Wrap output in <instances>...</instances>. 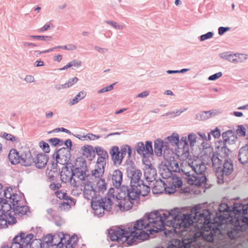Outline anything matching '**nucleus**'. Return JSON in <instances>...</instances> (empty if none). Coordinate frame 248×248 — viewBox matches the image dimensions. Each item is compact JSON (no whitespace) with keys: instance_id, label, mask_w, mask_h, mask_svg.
Returning a JSON list of instances; mask_svg holds the SVG:
<instances>
[{"instance_id":"f257e3e1","label":"nucleus","mask_w":248,"mask_h":248,"mask_svg":"<svg viewBox=\"0 0 248 248\" xmlns=\"http://www.w3.org/2000/svg\"><path fill=\"white\" fill-rule=\"evenodd\" d=\"M214 222L221 229L226 230L231 239H235L240 236V232L245 229V225L248 226V203L236 202L233 207L225 203H220Z\"/></svg>"},{"instance_id":"f03ea898","label":"nucleus","mask_w":248,"mask_h":248,"mask_svg":"<svg viewBox=\"0 0 248 248\" xmlns=\"http://www.w3.org/2000/svg\"><path fill=\"white\" fill-rule=\"evenodd\" d=\"M121 192L119 193L120 200L118 207L121 211H127L131 209L135 202L139 199V196H145L150 192V187L143 180L136 186H132V188L123 186L121 188Z\"/></svg>"},{"instance_id":"7ed1b4c3","label":"nucleus","mask_w":248,"mask_h":248,"mask_svg":"<svg viewBox=\"0 0 248 248\" xmlns=\"http://www.w3.org/2000/svg\"><path fill=\"white\" fill-rule=\"evenodd\" d=\"M206 169V164L202 160L189 159L181 164L180 172L186 176L189 185L201 186L207 181L204 174Z\"/></svg>"},{"instance_id":"20e7f679","label":"nucleus","mask_w":248,"mask_h":248,"mask_svg":"<svg viewBox=\"0 0 248 248\" xmlns=\"http://www.w3.org/2000/svg\"><path fill=\"white\" fill-rule=\"evenodd\" d=\"M160 211H154L147 214L142 218L136 221L133 228H130V232H138L143 230H146L150 234L158 232L164 230V223L161 217Z\"/></svg>"},{"instance_id":"39448f33","label":"nucleus","mask_w":248,"mask_h":248,"mask_svg":"<svg viewBox=\"0 0 248 248\" xmlns=\"http://www.w3.org/2000/svg\"><path fill=\"white\" fill-rule=\"evenodd\" d=\"M161 217L165 227H172L174 229L189 227L194 223L192 214L182 215L180 210L175 208L169 211L160 210Z\"/></svg>"},{"instance_id":"423d86ee","label":"nucleus","mask_w":248,"mask_h":248,"mask_svg":"<svg viewBox=\"0 0 248 248\" xmlns=\"http://www.w3.org/2000/svg\"><path fill=\"white\" fill-rule=\"evenodd\" d=\"M108 237L112 241H117L119 243L125 244V246H129L135 243L136 239L142 241L147 239L149 235L144 230L138 232H130L128 227L124 229L120 228L110 229L108 232Z\"/></svg>"},{"instance_id":"0eeeda50","label":"nucleus","mask_w":248,"mask_h":248,"mask_svg":"<svg viewBox=\"0 0 248 248\" xmlns=\"http://www.w3.org/2000/svg\"><path fill=\"white\" fill-rule=\"evenodd\" d=\"M211 160L212 167L216 170L218 183H223L224 177L228 176L233 170L232 161L228 158L222 160L215 153H213Z\"/></svg>"},{"instance_id":"6e6552de","label":"nucleus","mask_w":248,"mask_h":248,"mask_svg":"<svg viewBox=\"0 0 248 248\" xmlns=\"http://www.w3.org/2000/svg\"><path fill=\"white\" fill-rule=\"evenodd\" d=\"M201 206L200 205H196L191 209V213L194 219V223L199 224L198 228L200 230L209 232L212 227L211 213L208 209L202 210L201 212Z\"/></svg>"},{"instance_id":"1a4fd4ad","label":"nucleus","mask_w":248,"mask_h":248,"mask_svg":"<svg viewBox=\"0 0 248 248\" xmlns=\"http://www.w3.org/2000/svg\"><path fill=\"white\" fill-rule=\"evenodd\" d=\"M112 204L111 200L108 197L93 200L91 202L93 214L94 216L98 217H102L105 214V211L108 213L110 212Z\"/></svg>"},{"instance_id":"9d476101","label":"nucleus","mask_w":248,"mask_h":248,"mask_svg":"<svg viewBox=\"0 0 248 248\" xmlns=\"http://www.w3.org/2000/svg\"><path fill=\"white\" fill-rule=\"evenodd\" d=\"M70 151L65 147L62 148L56 151L53 156V161L51 162L52 169H57L58 164L65 165L72 164L70 162Z\"/></svg>"},{"instance_id":"9b49d317","label":"nucleus","mask_w":248,"mask_h":248,"mask_svg":"<svg viewBox=\"0 0 248 248\" xmlns=\"http://www.w3.org/2000/svg\"><path fill=\"white\" fill-rule=\"evenodd\" d=\"M7 205L0 202V229L6 228L8 225H12L17 222L16 217H13Z\"/></svg>"},{"instance_id":"f8f14e48","label":"nucleus","mask_w":248,"mask_h":248,"mask_svg":"<svg viewBox=\"0 0 248 248\" xmlns=\"http://www.w3.org/2000/svg\"><path fill=\"white\" fill-rule=\"evenodd\" d=\"M165 168L162 170H160V175L164 179L170 177L172 172H180L181 165L179 166L178 162L173 156H168L166 159Z\"/></svg>"},{"instance_id":"ddd939ff","label":"nucleus","mask_w":248,"mask_h":248,"mask_svg":"<svg viewBox=\"0 0 248 248\" xmlns=\"http://www.w3.org/2000/svg\"><path fill=\"white\" fill-rule=\"evenodd\" d=\"M74 166L72 164L65 165L62 168L61 172V179L62 182L64 183H70V185L74 187H78V181H77L73 176V169Z\"/></svg>"},{"instance_id":"4468645a","label":"nucleus","mask_w":248,"mask_h":248,"mask_svg":"<svg viewBox=\"0 0 248 248\" xmlns=\"http://www.w3.org/2000/svg\"><path fill=\"white\" fill-rule=\"evenodd\" d=\"M177 147V155L180 156L183 160L188 158L189 156V145L187 137H182L181 139H179V141L175 145Z\"/></svg>"},{"instance_id":"2eb2a0df","label":"nucleus","mask_w":248,"mask_h":248,"mask_svg":"<svg viewBox=\"0 0 248 248\" xmlns=\"http://www.w3.org/2000/svg\"><path fill=\"white\" fill-rule=\"evenodd\" d=\"M126 172L127 177L130 179V188H132V186H136L139 183H142L140 179L142 173L140 170L131 165L127 168Z\"/></svg>"},{"instance_id":"dca6fc26","label":"nucleus","mask_w":248,"mask_h":248,"mask_svg":"<svg viewBox=\"0 0 248 248\" xmlns=\"http://www.w3.org/2000/svg\"><path fill=\"white\" fill-rule=\"evenodd\" d=\"M33 235L31 233L26 234L25 232H20L19 235L16 236L13 238L14 242H17L20 245L18 248H26L30 244L33 238Z\"/></svg>"},{"instance_id":"f3484780","label":"nucleus","mask_w":248,"mask_h":248,"mask_svg":"<svg viewBox=\"0 0 248 248\" xmlns=\"http://www.w3.org/2000/svg\"><path fill=\"white\" fill-rule=\"evenodd\" d=\"M83 184L84 185L83 194L85 198L88 200L92 199V201L97 199V196L99 194H97L95 188L93 187V183L88 180L83 182Z\"/></svg>"},{"instance_id":"a211bd4d","label":"nucleus","mask_w":248,"mask_h":248,"mask_svg":"<svg viewBox=\"0 0 248 248\" xmlns=\"http://www.w3.org/2000/svg\"><path fill=\"white\" fill-rule=\"evenodd\" d=\"M111 179L113 186L119 188L121 187L123 181V173L119 170H116L110 173L108 176V179Z\"/></svg>"},{"instance_id":"6ab92c4d","label":"nucleus","mask_w":248,"mask_h":248,"mask_svg":"<svg viewBox=\"0 0 248 248\" xmlns=\"http://www.w3.org/2000/svg\"><path fill=\"white\" fill-rule=\"evenodd\" d=\"M109 154L114 166H120L122 162L123 156L120 155V151L117 146H113L109 151Z\"/></svg>"},{"instance_id":"aec40b11","label":"nucleus","mask_w":248,"mask_h":248,"mask_svg":"<svg viewBox=\"0 0 248 248\" xmlns=\"http://www.w3.org/2000/svg\"><path fill=\"white\" fill-rule=\"evenodd\" d=\"M226 144L227 143L222 140H218L216 143V148L217 149V154L222 158L228 156L231 153V150L227 148Z\"/></svg>"},{"instance_id":"412c9836","label":"nucleus","mask_w":248,"mask_h":248,"mask_svg":"<svg viewBox=\"0 0 248 248\" xmlns=\"http://www.w3.org/2000/svg\"><path fill=\"white\" fill-rule=\"evenodd\" d=\"M144 176L148 184L150 185V182H152L155 179L156 176V170L152 167L151 164L146 165L144 170Z\"/></svg>"},{"instance_id":"4be33fe9","label":"nucleus","mask_w":248,"mask_h":248,"mask_svg":"<svg viewBox=\"0 0 248 248\" xmlns=\"http://www.w3.org/2000/svg\"><path fill=\"white\" fill-rule=\"evenodd\" d=\"M87 171V170L75 168V167L73 169L74 177L75 179L77 178L78 179L77 180L78 186L79 185L80 181L84 182L88 180V178L89 177V175L86 173Z\"/></svg>"},{"instance_id":"5701e85b","label":"nucleus","mask_w":248,"mask_h":248,"mask_svg":"<svg viewBox=\"0 0 248 248\" xmlns=\"http://www.w3.org/2000/svg\"><path fill=\"white\" fill-rule=\"evenodd\" d=\"M9 212L12 213L13 217L15 216H18L22 217L24 215H27L28 212H30L29 207L24 205L23 204L19 205H16V207H12V209L9 208Z\"/></svg>"},{"instance_id":"b1692460","label":"nucleus","mask_w":248,"mask_h":248,"mask_svg":"<svg viewBox=\"0 0 248 248\" xmlns=\"http://www.w3.org/2000/svg\"><path fill=\"white\" fill-rule=\"evenodd\" d=\"M34 162V159L30 150L25 151L20 155V164L22 166L28 167L31 165Z\"/></svg>"},{"instance_id":"393cba45","label":"nucleus","mask_w":248,"mask_h":248,"mask_svg":"<svg viewBox=\"0 0 248 248\" xmlns=\"http://www.w3.org/2000/svg\"><path fill=\"white\" fill-rule=\"evenodd\" d=\"M49 157L45 153H40L36 155L34 160V164L36 168L42 169L45 168L48 162Z\"/></svg>"},{"instance_id":"a878e982","label":"nucleus","mask_w":248,"mask_h":248,"mask_svg":"<svg viewBox=\"0 0 248 248\" xmlns=\"http://www.w3.org/2000/svg\"><path fill=\"white\" fill-rule=\"evenodd\" d=\"M95 154L96 153L99 157L97 159V161L100 164L106 165V159L108 158V152L105 150L102 147L100 146L95 147Z\"/></svg>"},{"instance_id":"bb28decb","label":"nucleus","mask_w":248,"mask_h":248,"mask_svg":"<svg viewBox=\"0 0 248 248\" xmlns=\"http://www.w3.org/2000/svg\"><path fill=\"white\" fill-rule=\"evenodd\" d=\"M220 113L217 109L203 111L196 115V119L199 121H204Z\"/></svg>"},{"instance_id":"cd10ccee","label":"nucleus","mask_w":248,"mask_h":248,"mask_svg":"<svg viewBox=\"0 0 248 248\" xmlns=\"http://www.w3.org/2000/svg\"><path fill=\"white\" fill-rule=\"evenodd\" d=\"M95 149L92 145H85L81 148L80 152L83 156L92 161L95 156Z\"/></svg>"},{"instance_id":"c85d7f7f","label":"nucleus","mask_w":248,"mask_h":248,"mask_svg":"<svg viewBox=\"0 0 248 248\" xmlns=\"http://www.w3.org/2000/svg\"><path fill=\"white\" fill-rule=\"evenodd\" d=\"M238 160L240 163L246 165L248 163V146L244 145L239 150Z\"/></svg>"},{"instance_id":"c756f323","label":"nucleus","mask_w":248,"mask_h":248,"mask_svg":"<svg viewBox=\"0 0 248 248\" xmlns=\"http://www.w3.org/2000/svg\"><path fill=\"white\" fill-rule=\"evenodd\" d=\"M166 184L161 179L155 181L153 184L152 192L155 194L162 193L165 191Z\"/></svg>"},{"instance_id":"7c9ffc66","label":"nucleus","mask_w":248,"mask_h":248,"mask_svg":"<svg viewBox=\"0 0 248 248\" xmlns=\"http://www.w3.org/2000/svg\"><path fill=\"white\" fill-rule=\"evenodd\" d=\"M8 158L10 163L13 165L20 163V155H19L17 150L15 149H12L10 151Z\"/></svg>"},{"instance_id":"2f4dec72","label":"nucleus","mask_w":248,"mask_h":248,"mask_svg":"<svg viewBox=\"0 0 248 248\" xmlns=\"http://www.w3.org/2000/svg\"><path fill=\"white\" fill-rule=\"evenodd\" d=\"M105 166L106 165L100 164L99 163L96 162L95 169L92 170V175L95 178H101L104 173Z\"/></svg>"},{"instance_id":"473e14b6","label":"nucleus","mask_w":248,"mask_h":248,"mask_svg":"<svg viewBox=\"0 0 248 248\" xmlns=\"http://www.w3.org/2000/svg\"><path fill=\"white\" fill-rule=\"evenodd\" d=\"M166 145L164 142L160 139H156L154 141V151L155 154L159 156L162 155V148Z\"/></svg>"},{"instance_id":"72a5a7b5","label":"nucleus","mask_w":248,"mask_h":248,"mask_svg":"<svg viewBox=\"0 0 248 248\" xmlns=\"http://www.w3.org/2000/svg\"><path fill=\"white\" fill-rule=\"evenodd\" d=\"M57 238L60 239L58 244H57V248H62L65 244L69 242L70 236L68 234H64L62 232H60L57 234Z\"/></svg>"},{"instance_id":"f704fd0d","label":"nucleus","mask_w":248,"mask_h":248,"mask_svg":"<svg viewBox=\"0 0 248 248\" xmlns=\"http://www.w3.org/2000/svg\"><path fill=\"white\" fill-rule=\"evenodd\" d=\"M189 244L179 239L173 240L171 244L168 247L169 248H188Z\"/></svg>"},{"instance_id":"c9c22d12","label":"nucleus","mask_w":248,"mask_h":248,"mask_svg":"<svg viewBox=\"0 0 248 248\" xmlns=\"http://www.w3.org/2000/svg\"><path fill=\"white\" fill-rule=\"evenodd\" d=\"M107 187V184L105 182V180L103 178H100L94 188L97 194H99L100 192L104 193L106 190Z\"/></svg>"},{"instance_id":"e433bc0d","label":"nucleus","mask_w":248,"mask_h":248,"mask_svg":"<svg viewBox=\"0 0 248 248\" xmlns=\"http://www.w3.org/2000/svg\"><path fill=\"white\" fill-rule=\"evenodd\" d=\"M22 198L17 194L13 193V197L10 202L12 203V207H16V205H19L23 204Z\"/></svg>"},{"instance_id":"4c0bfd02","label":"nucleus","mask_w":248,"mask_h":248,"mask_svg":"<svg viewBox=\"0 0 248 248\" xmlns=\"http://www.w3.org/2000/svg\"><path fill=\"white\" fill-rule=\"evenodd\" d=\"M86 95V93L82 91L79 92L76 96L69 102V104L70 106H72L78 103L80 100L84 99Z\"/></svg>"},{"instance_id":"58836bf2","label":"nucleus","mask_w":248,"mask_h":248,"mask_svg":"<svg viewBox=\"0 0 248 248\" xmlns=\"http://www.w3.org/2000/svg\"><path fill=\"white\" fill-rule=\"evenodd\" d=\"M57 238V234L52 235L51 234H48L43 238V243H48L52 246L57 247V244L55 243V240Z\"/></svg>"},{"instance_id":"ea45409f","label":"nucleus","mask_w":248,"mask_h":248,"mask_svg":"<svg viewBox=\"0 0 248 248\" xmlns=\"http://www.w3.org/2000/svg\"><path fill=\"white\" fill-rule=\"evenodd\" d=\"M179 135L177 133H173L170 136H169L166 139V141L164 143L165 144L170 143L172 145H175L179 141Z\"/></svg>"},{"instance_id":"a19ab883","label":"nucleus","mask_w":248,"mask_h":248,"mask_svg":"<svg viewBox=\"0 0 248 248\" xmlns=\"http://www.w3.org/2000/svg\"><path fill=\"white\" fill-rule=\"evenodd\" d=\"M75 168H78L88 171L86 161L83 157H78L77 158Z\"/></svg>"},{"instance_id":"79ce46f5","label":"nucleus","mask_w":248,"mask_h":248,"mask_svg":"<svg viewBox=\"0 0 248 248\" xmlns=\"http://www.w3.org/2000/svg\"><path fill=\"white\" fill-rule=\"evenodd\" d=\"M55 194L58 198L61 200H64L67 201H70L71 203L73 202L74 204H75L73 199L72 197L68 196L66 193L62 192V191H58L56 192Z\"/></svg>"},{"instance_id":"37998d69","label":"nucleus","mask_w":248,"mask_h":248,"mask_svg":"<svg viewBox=\"0 0 248 248\" xmlns=\"http://www.w3.org/2000/svg\"><path fill=\"white\" fill-rule=\"evenodd\" d=\"M144 148L145 150V156L149 155H153L152 142L151 141H146L145 144H144Z\"/></svg>"},{"instance_id":"c03bdc74","label":"nucleus","mask_w":248,"mask_h":248,"mask_svg":"<svg viewBox=\"0 0 248 248\" xmlns=\"http://www.w3.org/2000/svg\"><path fill=\"white\" fill-rule=\"evenodd\" d=\"M13 189L10 187H7L3 190V198L6 199L8 201V202H11L13 197Z\"/></svg>"},{"instance_id":"a18cd8bd","label":"nucleus","mask_w":248,"mask_h":248,"mask_svg":"<svg viewBox=\"0 0 248 248\" xmlns=\"http://www.w3.org/2000/svg\"><path fill=\"white\" fill-rule=\"evenodd\" d=\"M104 22L110 25L112 28L116 30H123L125 26L124 25L118 24L113 20H105Z\"/></svg>"},{"instance_id":"49530a36","label":"nucleus","mask_w":248,"mask_h":248,"mask_svg":"<svg viewBox=\"0 0 248 248\" xmlns=\"http://www.w3.org/2000/svg\"><path fill=\"white\" fill-rule=\"evenodd\" d=\"M176 186L171 183V182H169L165 185V192L168 194H172L176 191Z\"/></svg>"},{"instance_id":"de8ad7c7","label":"nucleus","mask_w":248,"mask_h":248,"mask_svg":"<svg viewBox=\"0 0 248 248\" xmlns=\"http://www.w3.org/2000/svg\"><path fill=\"white\" fill-rule=\"evenodd\" d=\"M47 141L53 146H56L58 145H62L63 144V140L57 138L50 139L48 140Z\"/></svg>"},{"instance_id":"09e8293b","label":"nucleus","mask_w":248,"mask_h":248,"mask_svg":"<svg viewBox=\"0 0 248 248\" xmlns=\"http://www.w3.org/2000/svg\"><path fill=\"white\" fill-rule=\"evenodd\" d=\"M135 148L138 154L143 155V156H145L144 144L142 142H139L137 143Z\"/></svg>"},{"instance_id":"8fccbe9b","label":"nucleus","mask_w":248,"mask_h":248,"mask_svg":"<svg viewBox=\"0 0 248 248\" xmlns=\"http://www.w3.org/2000/svg\"><path fill=\"white\" fill-rule=\"evenodd\" d=\"M236 134L239 137H245L246 136V129L243 125H237V129L236 130Z\"/></svg>"},{"instance_id":"3c124183","label":"nucleus","mask_w":248,"mask_h":248,"mask_svg":"<svg viewBox=\"0 0 248 248\" xmlns=\"http://www.w3.org/2000/svg\"><path fill=\"white\" fill-rule=\"evenodd\" d=\"M234 131L232 130H229L225 132H224L222 134V138L223 139V141L224 142L227 143V141L229 140L230 137L232 136V134H234Z\"/></svg>"},{"instance_id":"603ef678","label":"nucleus","mask_w":248,"mask_h":248,"mask_svg":"<svg viewBox=\"0 0 248 248\" xmlns=\"http://www.w3.org/2000/svg\"><path fill=\"white\" fill-rule=\"evenodd\" d=\"M29 37L33 39L45 41H49L51 39V36L45 35H30Z\"/></svg>"},{"instance_id":"864d4df0","label":"nucleus","mask_w":248,"mask_h":248,"mask_svg":"<svg viewBox=\"0 0 248 248\" xmlns=\"http://www.w3.org/2000/svg\"><path fill=\"white\" fill-rule=\"evenodd\" d=\"M30 248H41V240L40 239H35L31 241Z\"/></svg>"},{"instance_id":"5fc2aeb1","label":"nucleus","mask_w":248,"mask_h":248,"mask_svg":"<svg viewBox=\"0 0 248 248\" xmlns=\"http://www.w3.org/2000/svg\"><path fill=\"white\" fill-rule=\"evenodd\" d=\"M197 136L195 134L190 133L188 135V140L191 147L194 146L196 142Z\"/></svg>"},{"instance_id":"6e6d98bb","label":"nucleus","mask_w":248,"mask_h":248,"mask_svg":"<svg viewBox=\"0 0 248 248\" xmlns=\"http://www.w3.org/2000/svg\"><path fill=\"white\" fill-rule=\"evenodd\" d=\"M227 57L228 61L236 63L240 62L237 58V54H229V56H227Z\"/></svg>"},{"instance_id":"4d7b16f0","label":"nucleus","mask_w":248,"mask_h":248,"mask_svg":"<svg viewBox=\"0 0 248 248\" xmlns=\"http://www.w3.org/2000/svg\"><path fill=\"white\" fill-rule=\"evenodd\" d=\"M40 146L46 153L50 152V148L48 144L44 141H41L40 143Z\"/></svg>"},{"instance_id":"13d9d810","label":"nucleus","mask_w":248,"mask_h":248,"mask_svg":"<svg viewBox=\"0 0 248 248\" xmlns=\"http://www.w3.org/2000/svg\"><path fill=\"white\" fill-rule=\"evenodd\" d=\"M78 78L77 77L70 78L68 81L64 84L65 87L69 88L75 84L78 81Z\"/></svg>"},{"instance_id":"bf43d9fd","label":"nucleus","mask_w":248,"mask_h":248,"mask_svg":"<svg viewBox=\"0 0 248 248\" xmlns=\"http://www.w3.org/2000/svg\"><path fill=\"white\" fill-rule=\"evenodd\" d=\"M213 36V33L212 32L209 31L207 33L202 34L200 37V40L201 41H204L206 40L211 38Z\"/></svg>"},{"instance_id":"052dcab7","label":"nucleus","mask_w":248,"mask_h":248,"mask_svg":"<svg viewBox=\"0 0 248 248\" xmlns=\"http://www.w3.org/2000/svg\"><path fill=\"white\" fill-rule=\"evenodd\" d=\"M115 83L111 84L98 91V93H102L105 92L110 91L113 90Z\"/></svg>"},{"instance_id":"680f3d73","label":"nucleus","mask_w":248,"mask_h":248,"mask_svg":"<svg viewBox=\"0 0 248 248\" xmlns=\"http://www.w3.org/2000/svg\"><path fill=\"white\" fill-rule=\"evenodd\" d=\"M0 202L4 205H7L8 208L12 209L11 204L8 203V201L6 199L3 198V191H0Z\"/></svg>"},{"instance_id":"e2e57ef3","label":"nucleus","mask_w":248,"mask_h":248,"mask_svg":"<svg viewBox=\"0 0 248 248\" xmlns=\"http://www.w3.org/2000/svg\"><path fill=\"white\" fill-rule=\"evenodd\" d=\"M171 183L173 184L176 188H180L182 186L183 182L181 179L176 178V179H173Z\"/></svg>"},{"instance_id":"0e129e2a","label":"nucleus","mask_w":248,"mask_h":248,"mask_svg":"<svg viewBox=\"0 0 248 248\" xmlns=\"http://www.w3.org/2000/svg\"><path fill=\"white\" fill-rule=\"evenodd\" d=\"M60 207L62 210H69L71 208V204L68 201L64 202L60 204Z\"/></svg>"},{"instance_id":"69168bd1","label":"nucleus","mask_w":248,"mask_h":248,"mask_svg":"<svg viewBox=\"0 0 248 248\" xmlns=\"http://www.w3.org/2000/svg\"><path fill=\"white\" fill-rule=\"evenodd\" d=\"M238 137L237 135L236 134L235 132H234V134H232L231 137L229 138V140L227 141V143L229 144H234L235 142L237 140Z\"/></svg>"},{"instance_id":"338daca9","label":"nucleus","mask_w":248,"mask_h":248,"mask_svg":"<svg viewBox=\"0 0 248 248\" xmlns=\"http://www.w3.org/2000/svg\"><path fill=\"white\" fill-rule=\"evenodd\" d=\"M203 238L206 241L210 242H213L214 239V235L211 232L204 234Z\"/></svg>"},{"instance_id":"774afa93","label":"nucleus","mask_w":248,"mask_h":248,"mask_svg":"<svg viewBox=\"0 0 248 248\" xmlns=\"http://www.w3.org/2000/svg\"><path fill=\"white\" fill-rule=\"evenodd\" d=\"M19 246L20 245H19L17 242H14L13 240L10 246L3 244L1 246V248H18L20 247Z\"/></svg>"}]
</instances>
